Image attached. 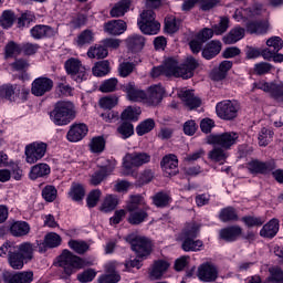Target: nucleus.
Returning <instances> with one entry per match:
<instances>
[{"label": "nucleus", "instance_id": "obj_1", "mask_svg": "<svg viewBox=\"0 0 283 283\" xmlns=\"http://www.w3.org/2000/svg\"><path fill=\"white\" fill-rule=\"evenodd\" d=\"M198 65V61L192 56L187 57L180 66L178 65V61L171 57L167 59L163 64L165 76H175V78L184 80L191 78Z\"/></svg>", "mask_w": 283, "mask_h": 283}, {"label": "nucleus", "instance_id": "obj_2", "mask_svg": "<svg viewBox=\"0 0 283 283\" xmlns=\"http://www.w3.org/2000/svg\"><path fill=\"white\" fill-rule=\"evenodd\" d=\"M126 211H128L129 224H143L149 218V207L145 197L140 195H132L126 203Z\"/></svg>", "mask_w": 283, "mask_h": 283}, {"label": "nucleus", "instance_id": "obj_3", "mask_svg": "<svg viewBox=\"0 0 283 283\" xmlns=\"http://www.w3.org/2000/svg\"><path fill=\"white\" fill-rule=\"evenodd\" d=\"M92 263L86 262L85 259L75 255L70 250H63V252L57 256V266L62 269L63 279L67 280L81 269L90 266Z\"/></svg>", "mask_w": 283, "mask_h": 283}, {"label": "nucleus", "instance_id": "obj_4", "mask_svg": "<svg viewBox=\"0 0 283 283\" xmlns=\"http://www.w3.org/2000/svg\"><path fill=\"white\" fill-rule=\"evenodd\" d=\"M50 116L54 125H69L76 118V106L71 101H59Z\"/></svg>", "mask_w": 283, "mask_h": 283}, {"label": "nucleus", "instance_id": "obj_5", "mask_svg": "<svg viewBox=\"0 0 283 283\" xmlns=\"http://www.w3.org/2000/svg\"><path fill=\"white\" fill-rule=\"evenodd\" d=\"M240 135L235 132H226L221 134H211L207 136V145H214L216 147H221L222 149H231L233 145H238Z\"/></svg>", "mask_w": 283, "mask_h": 283}, {"label": "nucleus", "instance_id": "obj_6", "mask_svg": "<svg viewBox=\"0 0 283 283\" xmlns=\"http://www.w3.org/2000/svg\"><path fill=\"white\" fill-rule=\"evenodd\" d=\"M0 258H8L9 265L14 271H21L25 266V259L17 251V245L12 242H6L0 248Z\"/></svg>", "mask_w": 283, "mask_h": 283}, {"label": "nucleus", "instance_id": "obj_7", "mask_svg": "<svg viewBox=\"0 0 283 283\" xmlns=\"http://www.w3.org/2000/svg\"><path fill=\"white\" fill-rule=\"evenodd\" d=\"M126 242H129L132 250L136 252L137 258H145L151 253V241L146 237L138 234H128Z\"/></svg>", "mask_w": 283, "mask_h": 283}, {"label": "nucleus", "instance_id": "obj_8", "mask_svg": "<svg viewBox=\"0 0 283 283\" xmlns=\"http://www.w3.org/2000/svg\"><path fill=\"white\" fill-rule=\"evenodd\" d=\"M217 116L222 120H235L238 112H240V104L233 101H222L216 106Z\"/></svg>", "mask_w": 283, "mask_h": 283}, {"label": "nucleus", "instance_id": "obj_9", "mask_svg": "<svg viewBox=\"0 0 283 283\" xmlns=\"http://www.w3.org/2000/svg\"><path fill=\"white\" fill-rule=\"evenodd\" d=\"M151 160V156L147 153H128L125 155L123 159V167L126 169L124 172L125 176H129V171L134 169V167H143V165H147Z\"/></svg>", "mask_w": 283, "mask_h": 283}, {"label": "nucleus", "instance_id": "obj_10", "mask_svg": "<svg viewBox=\"0 0 283 283\" xmlns=\"http://www.w3.org/2000/svg\"><path fill=\"white\" fill-rule=\"evenodd\" d=\"M64 67L66 73L76 81V83H83V81H87V71L81 60L71 57L64 63Z\"/></svg>", "mask_w": 283, "mask_h": 283}, {"label": "nucleus", "instance_id": "obj_11", "mask_svg": "<svg viewBox=\"0 0 283 283\" xmlns=\"http://www.w3.org/2000/svg\"><path fill=\"white\" fill-rule=\"evenodd\" d=\"M48 151V144L43 142H33L25 146V158L29 165H34V163H39L45 153Z\"/></svg>", "mask_w": 283, "mask_h": 283}, {"label": "nucleus", "instance_id": "obj_12", "mask_svg": "<svg viewBox=\"0 0 283 283\" xmlns=\"http://www.w3.org/2000/svg\"><path fill=\"white\" fill-rule=\"evenodd\" d=\"M254 87L270 94L271 97L276 101V103H283V83L275 84L261 81L255 83Z\"/></svg>", "mask_w": 283, "mask_h": 283}, {"label": "nucleus", "instance_id": "obj_13", "mask_svg": "<svg viewBox=\"0 0 283 283\" xmlns=\"http://www.w3.org/2000/svg\"><path fill=\"white\" fill-rule=\"evenodd\" d=\"M218 266L211 262L202 263L199 265L197 271V277H199L201 282H216V280H218Z\"/></svg>", "mask_w": 283, "mask_h": 283}, {"label": "nucleus", "instance_id": "obj_14", "mask_svg": "<svg viewBox=\"0 0 283 283\" xmlns=\"http://www.w3.org/2000/svg\"><path fill=\"white\" fill-rule=\"evenodd\" d=\"M54 87V81L50 77H38L32 82L31 94L33 96H45L48 92H52Z\"/></svg>", "mask_w": 283, "mask_h": 283}, {"label": "nucleus", "instance_id": "obj_15", "mask_svg": "<svg viewBox=\"0 0 283 283\" xmlns=\"http://www.w3.org/2000/svg\"><path fill=\"white\" fill-rule=\"evenodd\" d=\"M2 280L4 283H31L34 282L33 271H22V272H3Z\"/></svg>", "mask_w": 283, "mask_h": 283}, {"label": "nucleus", "instance_id": "obj_16", "mask_svg": "<svg viewBox=\"0 0 283 283\" xmlns=\"http://www.w3.org/2000/svg\"><path fill=\"white\" fill-rule=\"evenodd\" d=\"M271 30V22L269 20H251L245 24L248 34H255L256 36H264Z\"/></svg>", "mask_w": 283, "mask_h": 283}, {"label": "nucleus", "instance_id": "obj_17", "mask_svg": "<svg viewBox=\"0 0 283 283\" xmlns=\"http://www.w3.org/2000/svg\"><path fill=\"white\" fill-rule=\"evenodd\" d=\"M213 29L205 28L201 30L189 43L191 52L198 54L202 50V45H205L209 39H213Z\"/></svg>", "mask_w": 283, "mask_h": 283}, {"label": "nucleus", "instance_id": "obj_18", "mask_svg": "<svg viewBox=\"0 0 283 283\" xmlns=\"http://www.w3.org/2000/svg\"><path fill=\"white\" fill-rule=\"evenodd\" d=\"M275 161H260L258 159L251 160L248 163V170L250 171V174H252L253 176H258V174L261 175H266V174H271V171H273V169H275Z\"/></svg>", "mask_w": 283, "mask_h": 283}, {"label": "nucleus", "instance_id": "obj_19", "mask_svg": "<svg viewBox=\"0 0 283 283\" xmlns=\"http://www.w3.org/2000/svg\"><path fill=\"white\" fill-rule=\"evenodd\" d=\"M30 34L32 39L39 41L41 39H52V36L59 34V31L50 25L36 24L30 30Z\"/></svg>", "mask_w": 283, "mask_h": 283}, {"label": "nucleus", "instance_id": "obj_20", "mask_svg": "<svg viewBox=\"0 0 283 283\" xmlns=\"http://www.w3.org/2000/svg\"><path fill=\"white\" fill-rule=\"evenodd\" d=\"M160 167L166 176H176L178 174V156L168 154L163 157Z\"/></svg>", "mask_w": 283, "mask_h": 283}, {"label": "nucleus", "instance_id": "obj_21", "mask_svg": "<svg viewBox=\"0 0 283 283\" xmlns=\"http://www.w3.org/2000/svg\"><path fill=\"white\" fill-rule=\"evenodd\" d=\"M90 129L87 128V125L85 124H73L67 134H66V139L70 143H78L83 140L87 136V133Z\"/></svg>", "mask_w": 283, "mask_h": 283}, {"label": "nucleus", "instance_id": "obj_22", "mask_svg": "<svg viewBox=\"0 0 283 283\" xmlns=\"http://www.w3.org/2000/svg\"><path fill=\"white\" fill-rule=\"evenodd\" d=\"M266 45L268 48H273L271 49H264L262 50V56L265 61H271L273 59V54H277L280 50L283 48V41L282 38L280 36H271L270 39L266 40Z\"/></svg>", "mask_w": 283, "mask_h": 283}, {"label": "nucleus", "instance_id": "obj_23", "mask_svg": "<svg viewBox=\"0 0 283 283\" xmlns=\"http://www.w3.org/2000/svg\"><path fill=\"white\" fill-rule=\"evenodd\" d=\"M163 96H165V87L160 84L153 85L146 93V103L156 107V105H160L163 102Z\"/></svg>", "mask_w": 283, "mask_h": 283}, {"label": "nucleus", "instance_id": "obj_24", "mask_svg": "<svg viewBox=\"0 0 283 283\" xmlns=\"http://www.w3.org/2000/svg\"><path fill=\"white\" fill-rule=\"evenodd\" d=\"M148 14L150 20L147 21L144 18V22H137V25L143 34H158V32H160V24L158 21H156V18L151 17V12H148Z\"/></svg>", "mask_w": 283, "mask_h": 283}, {"label": "nucleus", "instance_id": "obj_25", "mask_svg": "<svg viewBox=\"0 0 283 283\" xmlns=\"http://www.w3.org/2000/svg\"><path fill=\"white\" fill-rule=\"evenodd\" d=\"M179 97L188 109H198L202 105V99L193 94V91H182Z\"/></svg>", "mask_w": 283, "mask_h": 283}, {"label": "nucleus", "instance_id": "obj_26", "mask_svg": "<svg viewBox=\"0 0 283 283\" xmlns=\"http://www.w3.org/2000/svg\"><path fill=\"white\" fill-rule=\"evenodd\" d=\"M104 30L108 34L118 36L127 30V23L124 20H112L105 23Z\"/></svg>", "mask_w": 283, "mask_h": 283}, {"label": "nucleus", "instance_id": "obj_27", "mask_svg": "<svg viewBox=\"0 0 283 283\" xmlns=\"http://www.w3.org/2000/svg\"><path fill=\"white\" fill-rule=\"evenodd\" d=\"M219 235L221 240H224L226 242H235V240L242 235V228H240V226H231L221 229Z\"/></svg>", "mask_w": 283, "mask_h": 283}, {"label": "nucleus", "instance_id": "obj_28", "mask_svg": "<svg viewBox=\"0 0 283 283\" xmlns=\"http://www.w3.org/2000/svg\"><path fill=\"white\" fill-rule=\"evenodd\" d=\"M279 231H280V220L272 219L262 227L260 231V235L261 238H268L269 240H271L275 235H277Z\"/></svg>", "mask_w": 283, "mask_h": 283}, {"label": "nucleus", "instance_id": "obj_29", "mask_svg": "<svg viewBox=\"0 0 283 283\" xmlns=\"http://www.w3.org/2000/svg\"><path fill=\"white\" fill-rule=\"evenodd\" d=\"M247 30L241 27H234L229 31L227 35L223 36L222 41L226 45H233L234 43H238V41H242L244 39Z\"/></svg>", "mask_w": 283, "mask_h": 283}, {"label": "nucleus", "instance_id": "obj_30", "mask_svg": "<svg viewBox=\"0 0 283 283\" xmlns=\"http://www.w3.org/2000/svg\"><path fill=\"white\" fill-rule=\"evenodd\" d=\"M120 282V274L116 272V268L113 264L106 265L105 273L102 274L97 283H118Z\"/></svg>", "mask_w": 283, "mask_h": 283}, {"label": "nucleus", "instance_id": "obj_31", "mask_svg": "<svg viewBox=\"0 0 283 283\" xmlns=\"http://www.w3.org/2000/svg\"><path fill=\"white\" fill-rule=\"evenodd\" d=\"M222 51V43L220 41L212 40L210 43L206 44L202 50V56L207 61L218 56V53Z\"/></svg>", "mask_w": 283, "mask_h": 283}, {"label": "nucleus", "instance_id": "obj_32", "mask_svg": "<svg viewBox=\"0 0 283 283\" xmlns=\"http://www.w3.org/2000/svg\"><path fill=\"white\" fill-rule=\"evenodd\" d=\"M130 7L132 0H120L119 2L115 3V6L111 9L109 14L113 19L125 17V14L129 12Z\"/></svg>", "mask_w": 283, "mask_h": 283}, {"label": "nucleus", "instance_id": "obj_33", "mask_svg": "<svg viewBox=\"0 0 283 283\" xmlns=\"http://www.w3.org/2000/svg\"><path fill=\"white\" fill-rule=\"evenodd\" d=\"M15 247L17 252L21 254L25 263L32 262V260H34V251H36V247L33 243L23 242Z\"/></svg>", "mask_w": 283, "mask_h": 283}, {"label": "nucleus", "instance_id": "obj_34", "mask_svg": "<svg viewBox=\"0 0 283 283\" xmlns=\"http://www.w3.org/2000/svg\"><path fill=\"white\" fill-rule=\"evenodd\" d=\"M10 233L13 238H23L30 233V223L25 221H14L10 226Z\"/></svg>", "mask_w": 283, "mask_h": 283}, {"label": "nucleus", "instance_id": "obj_35", "mask_svg": "<svg viewBox=\"0 0 283 283\" xmlns=\"http://www.w3.org/2000/svg\"><path fill=\"white\" fill-rule=\"evenodd\" d=\"M124 91L126 92L128 99L134 101L135 103H138V101H144V98L147 96V93L138 90L134 83L126 84L124 86Z\"/></svg>", "mask_w": 283, "mask_h": 283}, {"label": "nucleus", "instance_id": "obj_36", "mask_svg": "<svg viewBox=\"0 0 283 283\" xmlns=\"http://www.w3.org/2000/svg\"><path fill=\"white\" fill-rule=\"evenodd\" d=\"M208 158L212 163H220L221 165H224V163H227V158H229V153L226 150V148L216 146L208 153Z\"/></svg>", "mask_w": 283, "mask_h": 283}, {"label": "nucleus", "instance_id": "obj_37", "mask_svg": "<svg viewBox=\"0 0 283 283\" xmlns=\"http://www.w3.org/2000/svg\"><path fill=\"white\" fill-rule=\"evenodd\" d=\"M153 205L157 207V209H165V207H169L171 205V196L167 192H157L151 197Z\"/></svg>", "mask_w": 283, "mask_h": 283}, {"label": "nucleus", "instance_id": "obj_38", "mask_svg": "<svg viewBox=\"0 0 283 283\" xmlns=\"http://www.w3.org/2000/svg\"><path fill=\"white\" fill-rule=\"evenodd\" d=\"M113 171H114V168H109L107 166L101 167L99 170L95 171L91 176V185H93L94 187H97V185H101V182H103V180L107 178V176H109V174H112Z\"/></svg>", "mask_w": 283, "mask_h": 283}, {"label": "nucleus", "instance_id": "obj_39", "mask_svg": "<svg viewBox=\"0 0 283 283\" xmlns=\"http://www.w3.org/2000/svg\"><path fill=\"white\" fill-rule=\"evenodd\" d=\"M219 220L221 222H238L240 217L238 216V211L233 207H226L221 209L219 213Z\"/></svg>", "mask_w": 283, "mask_h": 283}, {"label": "nucleus", "instance_id": "obj_40", "mask_svg": "<svg viewBox=\"0 0 283 283\" xmlns=\"http://www.w3.org/2000/svg\"><path fill=\"white\" fill-rule=\"evenodd\" d=\"M167 269H169V263L166 261H156L153 265V270L150 271V277L153 280H160L163 275H165Z\"/></svg>", "mask_w": 283, "mask_h": 283}, {"label": "nucleus", "instance_id": "obj_41", "mask_svg": "<svg viewBox=\"0 0 283 283\" xmlns=\"http://www.w3.org/2000/svg\"><path fill=\"white\" fill-rule=\"evenodd\" d=\"M201 227L202 226L196 221H190L186 223L181 232V238H198Z\"/></svg>", "mask_w": 283, "mask_h": 283}, {"label": "nucleus", "instance_id": "obj_42", "mask_svg": "<svg viewBox=\"0 0 283 283\" xmlns=\"http://www.w3.org/2000/svg\"><path fill=\"white\" fill-rule=\"evenodd\" d=\"M69 196L74 202H81L85 198V187L81 184L73 182Z\"/></svg>", "mask_w": 283, "mask_h": 283}, {"label": "nucleus", "instance_id": "obj_43", "mask_svg": "<svg viewBox=\"0 0 283 283\" xmlns=\"http://www.w3.org/2000/svg\"><path fill=\"white\" fill-rule=\"evenodd\" d=\"M105 137L96 136L91 139L88 147L92 154H103L105 151Z\"/></svg>", "mask_w": 283, "mask_h": 283}, {"label": "nucleus", "instance_id": "obj_44", "mask_svg": "<svg viewBox=\"0 0 283 283\" xmlns=\"http://www.w3.org/2000/svg\"><path fill=\"white\" fill-rule=\"evenodd\" d=\"M50 174V166L48 164H38L31 168L30 179L36 180V178H43Z\"/></svg>", "mask_w": 283, "mask_h": 283}, {"label": "nucleus", "instance_id": "obj_45", "mask_svg": "<svg viewBox=\"0 0 283 283\" xmlns=\"http://www.w3.org/2000/svg\"><path fill=\"white\" fill-rule=\"evenodd\" d=\"M75 43L77 48H85V45L94 43V32L88 29L82 31L81 34L76 38Z\"/></svg>", "mask_w": 283, "mask_h": 283}, {"label": "nucleus", "instance_id": "obj_46", "mask_svg": "<svg viewBox=\"0 0 283 283\" xmlns=\"http://www.w3.org/2000/svg\"><path fill=\"white\" fill-rule=\"evenodd\" d=\"M17 85L6 84L0 87V98H7L11 103L17 102Z\"/></svg>", "mask_w": 283, "mask_h": 283}, {"label": "nucleus", "instance_id": "obj_47", "mask_svg": "<svg viewBox=\"0 0 283 283\" xmlns=\"http://www.w3.org/2000/svg\"><path fill=\"white\" fill-rule=\"evenodd\" d=\"M181 249L186 252L189 251H200L203 245L201 240H196V238H182Z\"/></svg>", "mask_w": 283, "mask_h": 283}, {"label": "nucleus", "instance_id": "obj_48", "mask_svg": "<svg viewBox=\"0 0 283 283\" xmlns=\"http://www.w3.org/2000/svg\"><path fill=\"white\" fill-rule=\"evenodd\" d=\"M118 207V197L114 195H107L101 206V211H104V213H109L114 211Z\"/></svg>", "mask_w": 283, "mask_h": 283}, {"label": "nucleus", "instance_id": "obj_49", "mask_svg": "<svg viewBox=\"0 0 283 283\" xmlns=\"http://www.w3.org/2000/svg\"><path fill=\"white\" fill-rule=\"evenodd\" d=\"M21 44L9 41L4 46V59H13V56H20Z\"/></svg>", "mask_w": 283, "mask_h": 283}, {"label": "nucleus", "instance_id": "obj_50", "mask_svg": "<svg viewBox=\"0 0 283 283\" xmlns=\"http://www.w3.org/2000/svg\"><path fill=\"white\" fill-rule=\"evenodd\" d=\"M109 71H111L109 61L107 60L96 62L92 69L94 76H107Z\"/></svg>", "mask_w": 283, "mask_h": 283}, {"label": "nucleus", "instance_id": "obj_51", "mask_svg": "<svg viewBox=\"0 0 283 283\" xmlns=\"http://www.w3.org/2000/svg\"><path fill=\"white\" fill-rule=\"evenodd\" d=\"M69 247L77 253V255H85L87 251H90V244L85 241H78V240H71L69 241Z\"/></svg>", "mask_w": 283, "mask_h": 283}, {"label": "nucleus", "instance_id": "obj_52", "mask_svg": "<svg viewBox=\"0 0 283 283\" xmlns=\"http://www.w3.org/2000/svg\"><path fill=\"white\" fill-rule=\"evenodd\" d=\"M108 54L109 52L103 45L91 46L87 51L88 59H106Z\"/></svg>", "mask_w": 283, "mask_h": 283}, {"label": "nucleus", "instance_id": "obj_53", "mask_svg": "<svg viewBox=\"0 0 283 283\" xmlns=\"http://www.w3.org/2000/svg\"><path fill=\"white\" fill-rule=\"evenodd\" d=\"M14 19H17V17L14 15L13 11L11 10L3 11L0 17L1 28H3L4 30H8V28H12V25H14Z\"/></svg>", "mask_w": 283, "mask_h": 283}, {"label": "nucleus", "instance_id": "obj_54", "mask_svg": "<svg viewBox=\"0 0 283 283\" xmlns=\"http://www.w3.org/2000/svg\"><path fill=\"white\" fill-rule=\"evenodd\" d=\"M127 45L130 50L138 52L145 48V36L143 35H133L127 39Z\"/></svg>", "mask_w": 283, "mask_h": 283}, {"label": "nucleus", "instance_id": "obj_55", "mask_svg": "<svg viewBox=\"0 0 283 283\" xmlns=\"http://www.w3.org/2000/svg\"><path fill=\"white\" fill-rule=\"evenodd\" d=\"M156 127V122L153 118L145 119L136 127V134L138 136H145L149 134Z\"/></svg>", "mask_w": 283, "mask_h": 283}, {"label": "nucleus", "instance_id": "obj_56", "mask_svg": "<svg viewBox=\"0 0 283 283\" xmlns=\"http://www.w3.org/2000/svg\"><path fill=\"white\" fill-rule=\"evenodd\" d=\"M116 87H118V78L112 77L102 82L99 85V92L103 94H109V92H116Z\"/></svg>", "mask_w": 283, "mask_h": 283}, {"label": "nucleus", "instance_id": "obj_57", "mask_svg": "<svg viewBox=\"0 0 283 283\" xmlns=\"http://www.w3.org/2000/svg\"><path fill=\"white\" fill-rule=\"evenodd\" d=\"M140 116V109L138 107L128 106L125 111H123L120 118L122 120H138Z\"/></svg>", "mask_w": 283, "mask_h": 283}, {"label": "nucleus", "instance_id": "obj_58", "mask_svg": "<svg viewBox=\"0 0 283 283\" xmlns=\"http://www.w3.org/2000/svg\"><path fill=\"white\" fill-rule=\"evenodd\" d=\"M117 132L120 134L122 138H129L134 136V124L124 122L117 127Z\"/></svg>", "mask_w": 283, "mask_h": 283}, {"label": "nucleus", "instance_id": "obj_59", "mask_svg": "<svg viewBox=\"0 0 283 283\" xmlns=\"http://www.w3.org/2000/svg\"><path fill=\"white\" fill-rule=\"evenodd\" d=\"M116 105H118V96L116 95H108L99 99V106L103 109H113Z\"/></svg>", "mask_w": 283, "mask_h": 283}, {"label": "nucleus", "instance_id": "obj_60", "mask_svg": "<svg viewBox=\"0 0 283 283\" xmlns=\"http://www.w3.org/2000/svg\"><path fill=\"white\" fill-rule=\"evenodd\" d=\"M44 244L45 247H49V249H55V247H60L61 235H59L56 232L48 233L44 238Z\"/></svg>", "mask_w": 283, "mask_h": 283}, {"label": "nucleus", "instance_id": "obj_61", "mask_svg": "<svg viewBox=\"0 0 283 283\" xmlns=\"http://www.w3.org/2000/svg\"><path fill=\"white\" fill-rule=\"evenodd\" d=\"M229 30V18L222 17L218 24L212 25V31L217 36L224 34Z\"/></svg>", "mask_w": 283, "mask_h": 283}, {"label": "nucleus", "instance_id": "obj_62", "mask_svg": "<svg viewBox=\"0 0 283 283\" xmlns=\"http://www.w3.org/2000/svg\"><path fill=\"white\" fill-rule=\"evenodd\" d=\"M40 48L41 46L36 43H31V42L22 43L21 54H23L24 56H34V54L39 52Z\"/></svg>", "mask_w": 283, "mask_h": 283}, {"label": "nucleus", "instance_id": "obj_63", "mask_svg": "<svg viewBox=\"0 0 283 283\" xmlns=\"http://www.w3.org/2000/svg\"><path fill=\"white\" fill-rule=\"evenodd\" d=\"M57 196L56 187L54 186H45L42 189V197L46 202H54L55 198Z\"/></svg>", "mask_w": 283, "mask_h": 283}, {"label": "nucleus", "instance_id": "obj_64", "mask_svg": "<svg viewBox=\"0 0 283 283\" xmlns=\"http://www.w3.org/2000/svg\"><path fill=\"white\" fill-rule=\"evenodd\" d=\"M273 139V133L269 128H262L259 134V145L261 147H266L269 143Z\"/></svg>", "mask_w": 283, "mask_h": 283}]
</instances>
